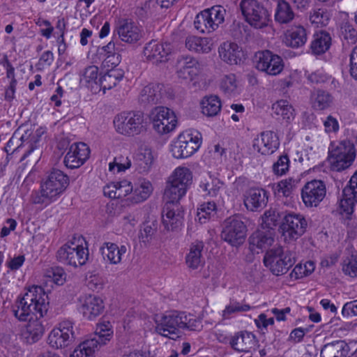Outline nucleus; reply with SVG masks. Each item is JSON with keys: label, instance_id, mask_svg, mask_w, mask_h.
<instances>
[{"label": "nucleus", "instance_id": "c85d7f7f", "mask_svg": "<svg viewBox=\"0 0 357 357\" xmlns=\"http://www.w3.org/2000/svg\"><path fill=\"white\" fill-rule=\"evenodd\" d=\"M204 247L202 241H196L191 243L185 256V263L189 268L195 270L204 266L205 261L202 254Z\"/></svg>", "mask_w": 357, "mask_h": 357}, {"label": "nucleus", "instance_id": "39448f33", "mask_svg": "<svg viewBox=\"0 0 357 357\" xmlns=\"http://www.w3.org/2000/svg\"><path fill=\"white\" fill-rule=\"evenodd\" d=\"M296 254L289 247L275 248L266 252L263 261L273 275L285 274L296 262Z\"/></svg>", "mask_w": 357, "mask_h": 357}, {"label": "nucleus", "instance_id": "e433bc0d", "mask_svg": "<svg viewBox=\"0 0 357 357\" xmlns=\"http://www.w3.org/2000/svg\"><path fill=\"white\" fill-rule=\"evenodd\" d=\"M185 47L197 53H208L211 50V43L208 38L189 36L185 39Z\"/></svg>", "mask_w": 357, "mask_h": 357}, {"label": "nucleus", "instance_id": "aec40b11", "mask_svg": "<svg viewBox=\"0 0 357 357\" xmlns=\"http://www.w3.org/2000/svg\"><path fill=\"white\" fill-rule=\"evenodd\" d=\"M90 149L86 144L83 142L73 143L67 152L63 163L70 169L78 168L89 158Z\"/></svg>", "mask_w": 357, "mask_h": 357}, {"label": "nucleus", "instance_id": "423d86ee", "mask_svg": "<svg viewBox=\"0 0 357 357\" xmlns=\"http://www.w3.org/2000/svg\"><path fill=\"white\" fill-rule=\"evenodd\" d=\"M192 178V173L188 168H176L165 188L163 197L165 204H180L179 200L185 195Z\"/></svg>", "mask_w": 357, "mask_h": 357}, {"label": "nucleus", "instance_id": "de8ad7c7", "mask_svg": "<svg viewBox=\"0 0 357 357\" xmlns=\"http://www.w3.org/2000/svg\"><path fill=\"white\" fill-rule=\"evenodd\" d=\"M272 109L277 116H281L287 122L294 119V109L287 100L277 101L273 105Z\"/></svg>", "mask_w": 357, "mask_h": 357}, {"label": "nucleus", "instance_id": "2eb2a0df", "mask_svg": "<svg viewBox=\"0 0 357 357\" xmlns=\"http://www.w3.org/2000/svg\"><path fill=\"white\" fill-rule=\"evenodd\" d=\"M255 63L257 69L273 76L279 75L284 68L282 57L270 50L258 52L255 54Z\"/></svg>", "mask_w": 357, "mask_h": 357}, {"label": "nucleus", "instance_id": "f03ea898", "mask_svg": "<svg viewBox=\"0 0 357 357\" xmlns=\"http://www.w3.org/2000/svg\"><path fill=\"white\" fill-rule=\"evenodd\" d=\"M201 319L183 311L172 310L163 314L155 321V330L161 336L176 340L181 335V329L199 331Z\"/></svg>", "mask_w": 357, "mask_h": 357}, {"label": "nucleus", "instance_id": "a18cd8bd", "mask_svg": "<svg viewBox=\"0 0 357 357\" xmlns=\"http://www.w3.org/2000/svg\"><path fill=\"white\" fill-rule=\"evenodd\" d=\"M312 107L317 110H324L329 107L333 102L332 96L327 91L317 90L311 94Z\"/></svg>", "mask_w": 357, "mask_h": 357}, {"label": "nucleus", "instance_id": "338daca9", "mask_svg": "<svg viewBox=\"0 0 357 357\" xmlns=\"http://www.w3.org/2000/svg\"><path fill=\"white\" fill-rule=\"evenodd\" d=\"M342 32L345 40L350 43H356L357 41V31L351 24L348 22L344 23L342 26Z\"/></svg>", "mask_w": 357, "mask_h": 357}, {"label": "nucleus", "instance_id": "393cba45", "mask_svg": "<svg viewBox=\"0 0 357 357\" xmlns=\"http://www.w3.org/2000/svg\"><path fill=\"white\" fill-rule=\"evenodd\" d=\"M280 146L278 135L273 131L267 130L261 133L260 138L253 141L252 146L262 155H271L274 153Z\"/></svg>", "mask_w": 357, "mask_h": 357}, {"label": "nucleus", "instance_id": "680f3d73", "mask_svg": "<svg viewBox=\"0 0 357 357\" xmlns=\"http://www.w3.org/2000/svg\"><path fill=\"white\" fill-rule=\"evenodd\" d=\"M114 183L117 190V195H115L114 193L113 197L117 199H122L126 197L127 195H130L132 194V185H131V183L130 181L123 180Z\"/></svg>", "mask_w": 357, "mask_h": 357}, {"label": "nucleus", "instance_id": "58836bf2", "mask_svg": "<svg viewBox=\"0 0 357 357\" xmlns=\"http://www.w3.org/2000/svg\"><path fill=\"white\" fill-rule=\"evenodd\" d=\"M284 215V212L280 211L276 206L270 207L262 215L261 225L272 231L275 227L278 225H281Z\"/></svg>", "mask_w": 357, "mask_h": 357}, {"label": "nucleus", "instance_id": "4d7b16f0", "mask_svg": "<svg viewBox=\"0 0 357 357\" xmlns=\"http://www.w3.org/2000/svg\"><path fill=\"white\" fill-rule=\"evenodd\" d=\"M251 308L252 307L248 304H242L235 301H231L222 311V317L224 319H229L232 314L248 312Z\"/></svg>", "mask_w": 357, "mask_h": 357}, {"label": "nucleus", "instance_id": "2f4dec72", "mask_svg": "<svg viewBox=\"0 0 357 357\" xmlns=\"http://www.w3.org/2000/svg\"><path fill=\"white\" fill-rule=\"evenodd\" d=\"M349 346L342 340L333 341L325 344L320 353L321 357H349Z\"/></svg>", "mask_w": 357, "mask_h": 357}, {"label": "nucleus", "instance_id": "8fccbe9b", "mask_svg": "<svg viewBox=\"0 0 357 357\" xmlns=\"http://www.w3.org/2000/svg\"><path fill=\"white\" fill-rule=\"evenodd\" d=\"M216 215V204L214 202L203 203L197 208V217L201 224L206 222Z\"/></svg>", "mask_w": 357, "mask_h": 357}, {"label": "nucleus", "instance_id": "c9c22d12", "mask_svg": "<svg viewBox=\"0 0 357 357\" xmlns=\"http://www.w3.org/2000/svg\"><path fill=\"white\" fill-rule=\"evenodd\" d=\"M105 70L106 72L99 77V87L103 90L114 87L124 76V71L122 69Z\"/></svg>", "mask_w": 357, "mask_h": 357}, {"label": "nucleus", "instance_id": "7ed1b4c3", "mask_svg": "<svg viewBox=\"0 0 357 357\" xmlns=\"http://www.w3.org/2000/svg\"><path fill=\"white\" fill-rule=\"evenodd\" d=\"M68 185V176L60 169H52L41 183L40 190L32 192L31 202L47 206L56 200Z\"/></svg>", "mask_w": 357, "mask_h": 357}, {"label": "nucleus", "instance_id": "72a5a7b5", "mask_svg": "<svg viewBox=\"0 0 357 357\" xmlns=\"http://www.w3.org/2000/svg\"><path fill=\"white\" fill-rule=\"evenodd\" d=\"M103 259L110 264H118L121 261L122 255L126 252L125 245L119 247L116 244L107 242L100 248Z\"/></svg>", "mask_w": 357, "mask_h": 357}, {"label": "nucleus", "instance_id": "79ce46f5", "mask_svg": "<svg viewBox=\"0 0 357 357\" xmlns=\"http://www.w3.org/2000/svg\"><path fill=\"white\" fill-rule=\"evenodd\" d=\"M223 185V181L214 176L209 175L208 178L201 182L199 187L206 192L205 195L210 197H216L219 195Z\"/></svg>", "mask_w": 357, "mask_h": 357}, {"label": "nucleus", "instance_id": "37998d69", "mask_svg": "<svg viewBox=\"0 0 357 357\" xmlns=\"http://www.w3.org/2000/svg\"><path fill=\"white\" fill-rule=\"evenodd\" d=\"M346 251L347 255L342 262V271L351 277H357V250L351 246Z\"/></svg>", "mask_w": 357, "mask_h": 357}, {"label": "nucleus", "instance_id": "0e129e2a", "mask_svg": "<svg viewBox=\"0 0 357 357\" xmlns=\"http://www.w3.org/2000/svg\"><path fill=\"white\" fill-rule=\"evenodd\" d=\"M31 135V132H29V131H24V132L23 134H20L19 130L15 131L14 132L13 137L8 142L6 149H7L8 147H11V146L16 144V142L18 140L21 141V144L20 145H18L17 146V148H15L13 150V151H15V150L20 148L24 144V143L26 142V141H27L29 139Z\"/></svg>", "mask_w": 357, "mask_h": 357}, {"label": "nucleus", "instance_id": "f8f14e48", "mask_svg": "<svg viewBox=\"0 0 357 357\" xmlns=\"http://www.w3.org/2000/svg\"><path fill=\"white\" fill-rule=\"evenodd\" d=\"M149 119L153 130L159 135L169 133L177 126V118L174 112L166 107H154L150 112Z\"/></svg>", "mask_w": 357, "mask_h": 357}, {"label": "nucleus", "instance_id": "20e7f679", "mask_svg": "<svg viewBox=\"0 0 357 357\" xmlns=\"http://www.w3.org/2000/svg\"><path fill=\"white\" fill-rule=\"evenodd\" d=\"M356 156L354 144L350 140L333 142L328 148V160L331 169L344 171L350 167Z\"/></svg>", "mask_w": 357, "mask_h": 357}, {"label": "nucleus", "instance_id": "4c0bfd02", "mask_svg": "<svg viewBox=\"0 0 357 357\" xmlns=\"http://www.w3.org/2000/svg\"><path fill=\"white\" fill-rule=\"evenodd\" d=\"M113 328L109 321H103L97 325L95 337L90 340L96 341V347L105 345L113 337Z\"/></svg>", "mask_w": 357, "mask_h": 357}, {"label": "nucleus", "instance_id": "c756f323", "mask_svg": "<svg viewBox=\"0 0 357 357\" xmlns=\"http://www.w3.org/2000/svg\"><path fill=\"white\" fill-rule=\"evenodd\" d=\"M153 192L151 183L146 179H139L132 186V194L128 200L132 204H139L146 200Z\"/></svg>", "mask_w": 357, "mask_h": 357}, {"label": "nucleus", "instance_id": "603ef678", "mask_svg": "<svg viewBox=\"0 0 357 357\" xmlns=\"http://www.w3.org/2000/svg\"><path fill=\"white\" fill-rule=\"evenodd\" d=\"M96 341L86 340L73 351L70 357H90L96 350L98 349L96 347Z\"/></svg>", "mask_w": 357, "mask_h": 357}, {"label": "nucleus", "instance_id": "7c9ffc66", "mask_svg": "<svg viewBox=\"0 0 357 357\" xmlns=\"http://www.w3.org/2000/svg\"><path fill=\"white\" fill-rule=\"evenodd\" d=\"M332 38L330 33L326 31H320L313 36L310 50L312 54L319 56L326 52L331 46Z\"/></svg>", "mask_w": 357, "mask_h": 357}, {"label": "nucleus", "instance_id": "e2e57ef3", "mask_svg": "<svg viewBox=\"0 0 357 357\" xmlns=\"http://www.w3.org/2000/svg\"><path fill=\"white\" fill-rule=\"evenodd\" d=\"M130 166L131 161L128 157L120 156L117 158H116L114 162L109 164V170L112 172L114 170V167H116L118 172H120L126 170L130 168Z\"/></svg>", "mask_w": 357, "mask_h": 357}, {"label": "nucleus", "instance_id": "9d476101", "mask_svg": "<svg viewBox=\"0 0 357 357\" xmlns=\"http://www.w3.org/2000/svg\"><path fill=\"white\" fill-rule=\"evenodd\" d=\"M144 114L141 112H123L114 119L116 130L122 135H134L144 130Z\"/></svg>", "mask_w": 357, "mask_h": 357}, {"label": "nucleus", "instance_id": "49530a36", "mask_svg": "<svg viewBox=\"0 0 357 357\" xmlns=\"http://www.w3.org/2000/svg\"><path fill=\"white\" fill-rule=\"evenodd\" d=\"M159 223L155 219H150L145 222L141 227L139 238L141 241L144 243H149L152 239L155 238L157 232Z\"/></svg>", "mask_w": 357, "mask_h": 357}, {"label": "nucleus", "instance_id": "ea45409f", "mask_svg": "<svg viewBox=\"0 0 357 357\" xmlns=\"http://www.w3.org/2000/svg\"><path fill=\"white\" fill-rule=\"evenodd\" d=\"M294 18V13L289 3L284 0H279L275 10V20L279 24H287Z\"/></svg>", "mask_w": 357, "mask_h": 357}, {"label": "nucleus", "instance_id": "3c124183", "mask_svg": "<svg viewBox=\"0 0 357 357\" xmlns=\"http://www.w3.org/2000/svg\"><path fill=\"white\" fill-rule=\"evenodd\" d=\"M195 28L200 33H211L215 30L214 25L206 15V13L203 10L198 13L194 21Z\"/></svg>", "mask_w": 357, "mask_h": 357}, {"label": "nucleus", "instance_id": "4468645a", "mask_svg": "<svg viewBox=\"0 0 357 357\" xmlns=\"http://www.w3.org/2000/svg\"><path fill=\"white\" fill-rule=\"evenodd\" d=\"M75 340L73 323L70 320H63L49 334L48 343L55 349L65 348L71 345Z\"/></svg>", "mask_w": 357, "mask_h": 357}, {"label": "nucleus", "instance_id": "864d4df0", "mask_svg": "<svg viewBox=\"0 0 357 357\" xmlns=\"http://www.w3.org/2000/svg\"><path fill=\"white\" fill-rule=\"evenodd\" d=\"M204 11L206 13L207 17L211 21L215 29L218 28L220 24L224 22L226 10L222 6H215L204 10Z\"/></svg>", "mask_w": 357, "mask_h": 357}, {"label": "nucleus", "instance_id": "bb28decb", "mask_svg": "<svg viewBox=\"0 0 357 357\" xmlns=\"http://www.w3.org/2000/svg\"><path fill=\"white\" fill-rule=\"evenodd\" d=\"M220 59L229 65L239 64L244 57L242 49L235 43L225 42L218 48Z\"/></svg>", "mask_w": 357, "mask_h": 357}, {"label": "nucleus", "instance_id": "dca6fc26", "mask_svg": "<svg viewBox=\"0 0 357 357\" xmlns=\"http://www.w3.org/2000/svg\"><path fill=\"white\" fill-rule=\"evenodd\" d=\"M326 195L325 183L314 179L307 182L301 190V197L307 207H317Z\"/></svg>", "mask_w": 357, "mask_h": 357}, {"label": "nucleus", "instance_id": "a19ab883", "mask_svg": "<svg viewBox=\"0 0 357 357\" xmlns=\"http://www.w3.org/2000/svg\"><path fill=\"white\" fill-rule=\"evenodd\" d=\"M153 162L152 151L149 148L140 149L136 155V169L139 173L148 172Z\"/></svg>", "mask_w": 357, "mask_h": 357}, {"label": "nucleus", "instance_id": "412c9836", "mask_svg": "<svg viewBox=\"0 0 357 357\" xmlns=\"http://www.w3.org/2000/svg\"><path fill=\"white\" fill-rule=\"evenodd\" d=\"M171 51L169 43L151 40L146 45L144 54L148 61L158 64L168 61Z\"/></svg>", "mask_w": 357, "mask_h": 357}, {"label": "nucleus", "instance_id": "b1692460", "mask_svg": "<svg viewBox=\"0 0 357 357\" xmlns=\"http://www.w3.org/2000/svg\"><path fill=\"white\" fill-rule=\"evenodd\" d=\"M114 33L122 41L130 44L137 43L142 37V30L130 20L119 21Z\"/></svg>", "mask_w": 357, "mask_h": 357}, {"label": "nucleus", "instance_id": "69168bd1", "mask_svg": "<svg viewBox=\"0 0 357 357\" xmlns=\"http://www.w3.org/2000/svg\"><path fill=\"white\" fill-rule=\"evenodd\" d=\"M48 277L52 278L55 284L62 285L66 280V273L61 267H52L48 271Z\"/></svg>", "mask_w": 357, "mask_h": 357}, {"label": "nucleus", "instance_id": "f257e3e1", "mask_svg": "<svg viewBox=\"0 0 357 357\" xmlns=\"http://www.w3.org/2000/svg\"><path fill=\"white\" fill-rule=\"evenodd\" d=\"M15 307V317L22 321H28L24 332L26 342H38L45 332L40 319L47 314L49 307L48 296L44 289L40 286L29 287L22 297L17 298Z\"/></svg>", "mask_w": 357, "mask_h": 357}, {"label": "nucleus", "instance_id": "6e6d98bb", "mask_svg": "<svg viewBox=\"0 0 357 357\" xmlns=\"http://www.w3.org/2000/svg\"><path fill=\"white\" fill-rule=\"evenodd\" d=\"M81 82H85L93 87V84L99 86L98 68L96 66H89L86 67L81 78Z\"/></svg>", "mask_w": 357, "mask_h": 357}, {"label": "nucleus", "instance_id": "6ab92c4d", "mask_svg": "<svg viewBox=\"0 0 357 357\" xmlns=\"http://www.w3.org/2000/svg\"><path fill=\"white\" fill-rule=\"evenodd\" d=\"M269 192L258 187L248 188L243 194V204L247 210L252 212L261 211L267 204Z\"/></svg>", "mask_w": 357, "mask_h": 357}, {"label": "nucleus", "instance_id": "bf43d9fd", "mask_svg": "<svg viewBox=\"0 0 357 357\" xmlns=\"http://www.w3.org/2000/svg\"><path fill=\"white\" fill-rule=\"evenodd\" d=\"M236 88L237 85L235 75L229 74L222 78L220 89L226 95L231 96L235 94Z\"/></svg>", "mask_w": 357, "mask_h": 357}, {"label": "nucleus", "instance_id": "5701e85b", "mask_svg": "<svg viewBox=\"0 0 357 357\" xmlns=\"http://www.w3.org/2000/svg\"><path fill=\"white\" fill-rule=\"evenodd\" d=\"M96 55L102 61L104 69H118L116 67L121 61V55L115 48L114 40H112L106 45L98 47Z\"/></svg>", "mask_w": 357, "mask_h": 357}, {"label": "nucleus", "instance_id": "1a4fd4ad", "mask_svg": "<svg viewBox=\"0 0 357 357\" xmlns=\"http://www.w3.org/2000/svg\"><path fill=\"white\" fill-rule=\"evenodd\" d=\"M56 259L61 263L77 267L84 265L89 259V250L75 241H69L56 252Z\"/></svg>", "mask_w": 357, "mask_h": 357}, {"label": "nucleus", "instance_id": "c03bdc74", "mask_svg": "<svg viewBox=\"0 0 357 357\" xmlns=\"http://www.w3.org/2000/svg\"><path fill=\"white\" fill-rule=\"evenodd\" d=\"M201 106L203 114L215 116L221 109V102L217 96H205L201 102Z\"/></svg>", "mask_w": 357, "mask_h": 357}, {"label": "nucleus", "instance_id": "473e14b6", "mask_svg": "<svg viewBox=\"0 0 357 357\" xmlns=\"http://www.w3.org/2000/svg\"><path fill=\"white\" fill-rule=\"evenodd\" d=\"M307 39L305 29L302 26H295L288 29L285 33V43L292 48L303 46Z\"/></svg>", "mask_w": 357, "mask_h": 357}, {"label": "nucleus", "instance_id": "9b49d317", "mask_svg": "<svg viewBox=\"0 0 357 357\" xmlns=\"http://www.w3.org/2000/svg\"><path fill=\"white\" fill-rule=\"evenodd\" d=\"M307 222L298 213H289L284 215L280 229L284 241L289 243L296 241L306 231Z\"/></svg>", "mask_w": 357, "mask_h": 357}, {"label": "nucleus", "instance_id": "a878e982", "mask_svg": "<svg viewBox=\"0 0 357 357\" xmlns=\"http://www.w3.org/2000/svg\"><path fill=\"white\" fill-rule=\"evenodd\" d=\"M199 72V63L190 56H180L176 61V73L179 78L192 80Z\"/></svg>", "mask_w": 357, "mask_h": 357}, {"label": "nucleus", "instance_id": "09e8293b", "mask_svg": "<svg viewBox=\"0 0 357 357\" xmlns=\"http://www.w3.org/2000/svg\"><path fill=\"white\" fill-rule=\"evenodd\" d=\"M255 335L249 332H240L234 335L230 341L231 347L238 351H245L247 349L246 345L249 344V341H252Z\"/></svg>", "mask_w": 357, "mask_h": 357}, {"label": "nucleus", "instance_id": "5fc2aeb1", "mask_svg": "<svg viewBox=\"0 0 357 357\" xmlns=\"http://www.w3.org/2000/svg\"><path fill=\"white\" fill-rule=\"evenodd\" d=\"M330 13L327 10L318 8L313 10L310 15V21L317 26H325L330 20Z\"/></svg>", "mask_w": 357, "mask_h": 357}, {"label": "nucleus", "instance_id": "052dcab7", "mask_svg": "<svg viewBox=\"0 0 357 357\" xmlns=\"http://www.w3.org/2000/svg\"><path fill=\"white\" fill-rule=\"evenodd\" d=\"M289 167V159L287 154L280 155L273 165V171L275 174L282 176L284 174Z\"/></svg>", "mask_w": 357, "mask_h": 357}, {"label": "nucleus", "instance_id": "774afa93", "mask_svg": "<svg viewBox=\"0 0 357 357\" xmlns=\"http://www.w3.org/2000/svg\"><path fill=\"white\" fill-rule=\"evenodd\" d=\"M297 181L291 178L282 181L278 183V191L282 192L284 196L289 197Z\"/></svg>", "mask_w": 357, "mask_h": 357}, {"label": "nucleus", "instance_id": "0eeeda50", "mask_svg": "<svg viewBox=\"0 0 357 357\" xmlns=\"http://www.w3.org/2000/svg\"><path fill=\"white\" fill-rule=\"evenodd\" d=\"M240 8L245 22L255 29L266 27L271 21L268 10L257 0H241Z\"/></svg>", "mask_w": 357, "mask_h": 357}, {"label": "nucleus", "instance_id": "cd10ccee", "mask_svg": "<svg viewBox=\"0 0 357 357\" xmlns=\"http://www.w3.org/2000/svg\"><path fill=\"white\" fill-rule=\"evenodd\" d=\"M105 309L103 301L94 295L86 296L83 300L81 310L84 317L92 320L101 314Z\"/></svg>", "mask_w": 357, "mask_h": 357}, {"label": "nucleus", "instance_id": "4be33fe9", "mask_svg": "<svg viewBox=\"0 0 357 357\" xmlns=\"http://www.w3.org/2000/svg\"><path fill=\"white\" fill-rule=\"evenodd\" d=\"M274 241L273 231L264 227L254 231L248 238L249 249L252 253H259L268 249Z\"/></svg>", "mask_w": 357, "mask_h": 357}, {"label": "nucleus", "instance_id": "f3484780", "mask_svg": "<svg viewBox=\"0 0 357 357\" xmlns=\"http://www.w3.org/2000/svg\"><path fill=\"white\" fill-rule=\"evenodd\" d=\"M184 219V210L180 204H165L162 211V223L167 231L180 229Z\"/></svg>", "mask_w": 357, "mask_h": 357}, {"label": "nucleus", "instance_id": "ddd939ff", "mask_svg": "<svg viewBox=\"0 0 357 357\" xmlns=\"http://www.w3.org/2000/svg\"><path fill=\"white\" fill-rule=\"evenodd\" d=\"M247 228L241 218L233 215L227 218L223 223L221 233L222 238L232 246H238L243 243L246 236Z\"/></svg>", "mask_w": 357, "mask_h": 357}, {"label": "nucleus", "instance_id": "13d9d810", "mask_svg": "<svg viewBox=\"0 0 357 357\" xmlns=\"http://www.w3.org/2000/svg\"><path fill=\"white\" fill-rule=\"evenodd\" d=\"M314 270V264L312 261H307L304 265L298 264L290 273V277L299 279L310 275Z\"/></svg>", "mask_w": 357, "mask_h": 357}, {"label": "nucleus", "instance_id": "6e6552de", "mask_svg": "<svg viewBox=\"0 0 357 357\" xmlns=\"http://www.w3.org/2000/svg\"><path fill=\"white\" fill-rule=\"evenodd\" d=\"M202 144L201 134L186 130L181 133L171 145V152L177 159L187 158L193 155Z\"/></svg>", "mask_w": 357, "mask_h": 357}, {"label": "nucleus", "instance_id": "a211bd4d", "mask_svg": "<svg viewBox=\"0 0 357 357\" xmlns=\"http://www.w3.org/2000/svg\"><path fill=\"white\" fill-rule=\"evenodd\" d=\"M166 98H172V93L163 84L152 83L142 89L139 100L142 105L148 106L162 103Z\"/></svg>", "mask_w": 357, "mask_h": 357}, {"label": "nucleus", "instance_id": "f704fd0d", "mask_svg": "<svg viewBox=\"0 0 357 357\" xmlns=\"http://www.w3.org/2000/svg\"><path fill=\"white\" fill-rule=\"evenodd\" d=\"M357 203V196L355 192L349 193L347 188L342 190V198L340 202V213L344 215L345 220H351L353 217L355 204Z\"/></svg>", "mask_w": 357, "mask_h": 357}]
</instances>
